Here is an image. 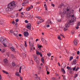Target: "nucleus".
<instances>
[{
    "label": "nucleus",
    "mask_w": 80,
    "mask_h": 80,
    "mask_svg": "<svg viewBox=\"0 0 80 80\" xmlns=\"http://www.w3.org/2000/svg\"><path fill=\"white\" fill-rule=\"evenodd\" d=\"M42 41V42L43 43H44V44L46 45L47 44V41L44 38H41Z\"/></svg>",
    "instance_id": "nucleus-9"
},
{
    "label": "nucleus",
    "mask_w": 80,
    "mask_h": 80,
    "mask_svg": "<svg viewBox=\"0 0 80 80\" xmlns=\"http://www.w3.org/2000/svg\"><path fill=\"white\" fill-rule=\"evenodd\" d=\"M21 55L22 57H24V58H26V54L24 53H21Z\"/></svg>",
    "instance_id": "nucleus-14"
},
{
    "label": "nucleus",
    "mask_w": 80,
    "mask_h": 80,
    "mask_svg": "<svg viewBox=\"0 0 80 80\" xmlns=\"http://www.w3.org/2000/svg\"><path fill=\"white\" fill-rule=\"evenodd\" d=\"M12 66H13V67H15V63L14 62H12Z\"/></svg>",
    "instance_id": "nucleus-21"
},
{
    "label": "nucleus",
    "mask_w": 80,
    "mask_h": 80,
    "mask_svg": "<svg viewBox=\"0 0 80 80\" xmlns=\"http://www.w3.org/2000/svg\"><path fill=\"white\" fill-rule=\"evenodd\" d=\"M4 62L5 63H7L8 62V60L7 59H5L4 60Z\"/></svg>",
    "instance_id": "nucleus-18"
},
{
    "label": "nucleus",
    "mask_w": 80,
    "mask_h": 80,
    "mask_svg": "<svg viewBox=\"0 0 80 80\" xmlns=\"http://www.w3.org/2000/svg\"><path fill=\"white\" fill-rule=\"evenodd\" d=\"M52 7H55V5H54V4H52Z\"/></svg>",
    "instance_id": "nucleus-55"
},
{
    "label": "nucleus",
    "mask_w": 80,
    "mask_h": 80,
    "mask_svg": "<svg viewBox=\"0 0 80 80\" xmlns=\"http://www.w3.org/2000/svg\"><path fill=\"white\" fill-rule=\"evenodd\" d=\"M21 48H22V50H25V47L23 46H22Z\"/></svg>",
    "instance_id": "nucleus-39"
},
{
    "label": "nucleus",
    "mask_w": 80,
    "mask_h": 80,
    "mask_svg": "<svg viewBox=\"0 0 80 80\" xmlns=\"http://www.w3.org/2000/svg\"><path fill=\"white\" fill-rule=\"evenodd\" d=\"M76 29H78V28H79V26H77H77H76Z\"/></svg>",
    "instance_id": "nucleus-36"
},
{
    "label": "nucleus",
    "mask_w": 80,
    "mask_h": 80,
    "mask_svg": "<svg viewBox=\"0 0 80 80\" xmlns=\"http://www.w3.org/2000/svg\"><path fill=\"white\" fill-rule=\"evenodd\" d=\"M29 45L30 47H31V50H35V48L33 47V43H31L30 44V42H29Z\"/></svg>",
    "instance_id": "nucleus-6"
},
{
    "label": "nucleus",
    "mask_w": 80,
    "mask_h": 80,
    "mask_svg": "<svg viewBox=\"0 0 80 80\" xmlns=\"http://www.w3.org/2000/svg\"><path fill=\"white\" fill-rule=\"evenodd\" d=\"M70 73H72V69H71L70 70Z\"/></svg>",
    "instance_id": "nucleus-46"
},
{
    "label": "nucleus",
    "mask_w": 80,
    "mask_h": 80,
    "mask_svg": "<svg viewBox=\"0 0 80 80\" xmlns=\"http://www.w3.org/2000/svg\"><path fill=\"white\" fill-rule=\"evenodd\" d=\"M42 53L38 52L36 51V54L38 55H40Z\"/></svg>",
    "instance_id": "nucleus-16"
},
{
    "label": "nucleus",
    "mask_w": 80,
    "mask_h": 80,
    "mask_svg": "<svg viewBox=\"0 0 80 80\" xmlns=\"http://www.w3.org/2000/svg\"><path fill=\"white\" fill-rule=\"evenodd\" d=\"M25 23H28V21L27 20H25Z\"/></svg>",
    "instance_id": "nucleus-45"
},
{
    "label": "nucleus",
    "mask_w": 80,
    "mask_h": 80,
    "mask_svg": "<svg viewBox=\"0 0 80 80\" xmlns=\"http://www.w3.org/2000/svg\"><path fill=\"white\" fill-rule=\"evenodd\" d=\"M12 24H13V25H15V21H12Z\"/></svg>",
    "instance_id": "nucleus-44"
},
{
    "label": "nucleus",
    "mask_w": 80,
    "mask_h": 80,
    "mask_svg": "<svg viewBox=\"0 0 80 80\" xmlns=\"http://www.w3.org/2000/svg\"><path fill=\"white\" fill-rule=\"evenodd\" d=\"M10 49L12 50V51H13V52H15V48H14V47H12L10 48Z\"/></svg>",
    "instance_id": "nucleus-15"
},
{
    "label": "nucleus",
    "mask_w": 80,
    "mask_h": 80,
    "mask_svg": "<svg viewBox=\"0 0 80 80\" xmlns=\"http://www.w3.org/2000/svg\"><path fill=\"white\" fill-rule=\"evenodd\" d=\"M10 32L11 33H14V32L12 30L10 31Z\"/></svg>",
    "instance_id": "nucleus-34"
},
{
    "label": "nucleus",
    "mask_w": 80,
    "mask_h": 80,
    "mask_svg": "<svg viewBox=\"0 0 80 80\" xmlns=\"http://www.w3.org/2000/svg\"><path fill=\"white\" fill-rule=\"evenodd\" d=\"M61 71L62 72H63V73L64 74H65V71L64 69H63V68L62 69Z\"/></svg>",
    "instance_id": "nucleus-19"
},
{
    "label": "nucleus",
    "mask_w": 80,
    "mask_h": 80,
    "mask_svg": "<svg viewBox=\"0 0 80 80\" xmlns=\"http://www.w3.org/2000/svg\"><path fill=\"white\" fill-rule=\"evenodd\" d=\"M79 53H80V52L79 51H78L77 52V54H78V55H79Z\"/></svg>",
    "instance_id": "nucleus-48"
},
{
    "label": "nucleus",
    "mask_w": 80,
    "mask_h": 80,
    "mask_svg": "<svg viewBox=\"0 0 80 80\" xmlns=\"http://www.w3.org/2000/svg\"><path fill=\"white\" fill-rule=\"evenodd\" d=\"M31 9V8H30L28 7L26 9V10H27V11H29V10H30Z\"/></svg>",
    "instance_id": "nucleus-27"
},
{
    "label": "nucleus",
    "mask_w": 80,
    "mask_h": 80,
    "mask_svg": "<svg viewBox=\"0 0 80 80\" xmlns=\"http://www.w3.org/2000/svg\"><path fill=\"white\" fill-rule=\"evenodd\" d=\"M7 42V39L2 37H1L0 38V42L1 43H5Z\"/></svg>",
    "instance_id": "nucleus-5"
},
{
    "label": "nucleus",
    "mask_w": 80,
    "mask_h": 80,
    "mask_svg": "<svg viewBox=\"0 0 80 80\" xmlns=\"http://www.w3.org/2000/svg\"><path fill=\"white\" fill-rule=\"evenodd\" d=\"M22 34H19V37H22Z\"/></svg>",
    "instance_id": "nucleus-56"
},
{
    "label": "nucleus",
    "mask_w": 80,
    "mask_h": 80,
    "mask_svg": "<svg viewBox=\"0 0 80 80\" xmlns=\"http://www.w3.org/2000/svg\"><path fill=\"white\" fill-rule=\"evenodd\" d=\"M2 72H3L4 73H6V74H8V75H9V74H8V72L5 71L4 70H2Z\"/></svg>",
    "instance_id": "nucleus-25"
},
{
    "label": "nucleus",
    "mask_w": 80,
    "mask_h": 80,
    "mask_svg": "<svg viewBox=\"0 0 80 80\" xmlns=\"http://www.w3.org/2000/svg\"><path fill=\"white\" fill-rule=\"evenodd\" d=\"M63 78L64 80H65V76H63Z\"/></svg>",
    "instance_id": "nucleus-57"
},
{
    "label": "nucleus",
    "mask_w": 80,
    "mask_h": 80,
    "mask_svg": "<svg viewBox=\"0 0 80 80\" xmlns=\"http://www.w3.org/2000/svg\"><path fill=\"white\" fill-rule=\"evenodd\" d=\"M77 26H80V22H79L77 25Z\"/></svg>",
    "instance_id": "nucleus-35"
},
{
    "label": "nucleus",
    "mask_w": 80,
    "mask_h": 80,
    "mask_svg": "<svg viewBox=\"0 0 80 80\" xmlns=\"http://www.w3.org/2000/svg\"><path fill=\"white\" fill-rule=\"evenodd\" d=\"M37 18H38L39 20L40 19V17L37 16Z\"/></svg>",
    "instance_id": "nucleus-52"
},
{
    "label": "nucleus",
    "mask_w": 80,
    "mask_h": 80,
    "mask_svg": "<svg viewBox=\"0 0 80 80\" xmlns=\"http://www.w3.org/2000/svg\"><path fill=\"white\" fill-rule=\"evenodd\" d=\"M15 7H16V5L15 4V2H12L8 5L7 8H6V11L11 12L13 10Z\"/></svg>",
    "instance_id": "nucleus-2"
},
{
    "label": "nucleus",
    "mask_w": 80,
    "mask_h": 80,
    "mask_svg": "<svg viewBox=\"0 0 80 80\" xmlns=\"http://www.w3.org/2000/svg\"><path fill=\"white\" fill-rule=\"evenodd\" d=\"M34 59L35 62H36L37 64H39L40 63V59L37 56H34Z\"/></svg>",
    "instance_id": "nucleus-4"
},
{
    "label": "nucleus",
    "mask_w": 80,
    "mask_h": 80,
    "mask_svg": "<svg viewBox=\"0 0 80 80\" xmlns=\"http://www.w3.org/2000/svg\"><path fill=\"white\" fill-rule=\"evenodd\" d=\"M15 75H16V76H18V77H20V74H19V72H18L16 73Z\"/></svg>",
    "instance_id": "nucleus-17"
},
{
    "label": "nucleus",
    "mask_w": 80,
    "mask_h": 80,
    "mask_svg": "<svg viewBox=\"0 0 80 80\" xmlns=\"http://www.w3.org/2000/svg\"><path fill=\"white\" fill-rule=\"evenodd\" d=\"M43 22V19H40L39 20L37 24L38 25H39V24H40V23L42 22Z\"/></svg>",
    "instance_id": "nucleus-12"
},
{
    "label": "nucleus",
    "mask_w": 80,
    "mask_h": 80,
    "mask_svg": "<svg viewBox=\"0 0 80 80\" xmlns=\"http://www.w3.org/2000/svg\"><path fill=\"white\" fill-rule=\"evenodd\" d=\"M36 3L37 4H39V3H40L39 2H36Z\"/></svg>",
    "instance_id": "nucleus-64"
},
{
    "label": "nucleus",
    "mask_w": 80,
    "mask_h": 80,
    "mask_svg": "<svg viewBox=\"0 0 80 80\" xmlns=\"http://www.w3.org/2000/svg\"><path fill=\"white\" fill-rule=\"evenodd\" d=\"M24 3H28L29 1H28V0H25L24 1Z\"/></svg>",
    "instance_id": "nucleus-29"
},
{
    "label": "nucleus",
    "mask_w": 80,
    "mask_h": 80,
    "mask_svg": "<svg viewBox=\"0 0 80 80\" xmlns=\"http://www.w3.org/2000/svg\"><path fill=\"white\" fill-rule=\"evenodd\" d=\"M2 44H3L4 47H7V45H6L5 43H2Z\"/></svg>",
    "instance_id": "nucleus-31"
},
{
    "label": "nucleus",
    "mask_w": 80,
    "mask_h": 80,
    "mask_svg": "<svg viewBox=\"0 0 80 80\" xmlns=\"http://www.w3.org/2000/svg\"><path fill=\"white\" fill-rule=\"evenodd\" d=\"M47 74L48 75H49V74H50V72H49L48 71H47Z\"/></svg>",
    "instance_id": "nucleus-53"
},
{
    "label": "nucleus",
    "mask_w": 80,
    "mask_h": 80,
    "mask_svg": "<svg viewBox=\"0 0 80 80\" xmlns=\"http://www.w3.org/2000/svg\"><path fill=\"white\" fill-rule=\"evenodd\" d=\"M5 52V50H2L1 52H2V53H4V52Z\"/></svg>",
    "instance_id": "nucleus-50"
},
{
    "label": "nucleus",
    "mask_w": 80,
    "mask_h": 80,
    "mask_svg": "<svg viewBox=\"0 0 80 80\" xmlns=\"http://www.w3.org/2000/svg\"><path fill=\"white\" fill-rule=\"evenodd\" d=\"M33 7L32 6H30V8H33Z\"/></svg>",
    "instance_id": "nucleus-54"
},
{
    "label": "nucleus",
    "mask_w": 80,
    "mask_h": 80,
    "mask_svg": "<svg viewBox=\"0 0 80 80\" xmlns=\"http://www.w3.org/2000/svg\"><path fill=\"white\" fill-rule=\"evenodd\" d=\"M24 46L25 47H27V41H24Z\"/></svg>",
    "instance_id": "nucleus-26"
},
{
    "label": "nucleus",
    "mask_w": 80,
    "mask_h": 80,
    "mask_svg": "<svg viewBox=\"0 0 80 80\" xmlns=\"http://www.w3.org/2000/svg\"><path fill=\"white\" fill-rule=\"evenodd\" d=\"M59 66V67H60V63L59 62H58V63Z\"/></svg>",
    "instance_id": "nucleus-62"
},
{
    "label": "nucleus",
    "mask_w": 80,
    "mask_h": 80,
    "mask_svg": "<svg viewBox=\"0 0 80 80\" xmlns=\"http://www.w3.org/2000/svg\"><path fill=\"white\" fill-rule=\"evenodd\" d=\"M25 4H26V3H25V2L24 3H22V5L23 6H25Z\"/></svg>",
    "instance_id": "nucleus-40"
},
{
    "label": "nucleus",
    "mask_w": 80,
    "mask_h": 80,
    "mask_svg": "<svg viewBox=\"0 0 80 80\" xmlns=\"http://www.w3.org/2000/svg\"><path fill=\"white\" fill-rule=\"evenodd\" d=\"M67 69H69V66H67Z\"/></svg>",
    "instance_id": "nucleus-61"
},
{
    "label": "nucleus",
    "mask_w": 80,
    "mask_h": 80,
    "mask_svg": "<svg viewBox=\"0 0 80 80\" xmlns=\"http://www.w3.org/2000/svg\"><path fill=\"white\" fill-rule=\"evenodd\" d=\"M76 68V66L75 67H74L73 68V70L74 71V70H75V69Z\"/></svg>",
    "instance_id": "nucleus-47"
},
{
    "label": "nucleus",
    "mask_w": 80,
    "mask_h": 80,
    "mask_svg": "<svg viewBox=\"0 0 80 80\" xmlns=\"http://www.w3.org/2000/svg\"><path fill=\"white\" fill-rule=\"evenodd\" d=\"M68 29V28H64V31H66V30H67Z\"/></svg>",
    "instance_id": "nucleus-41"
},
{
    "label": "nucleus",
    "mask_w": 80,
    "mask_h": 80,
    "mask_svg": "<svg viewBox=\"0 0 80 80\" xmlns=\"http://www.w3.org/2000/svg\"><path fill=\"white\" fill-rule=\"evenodd\" d=\"M44 6L46 10H47V4H44Z\"/></svg>",
    "instance_id": "nucleus-22"
},
{
    "label": "nucleus",
    "mask_w": 80,
    "mask_h": 80,
    "mask_svg": "<svg viewBox=\"0 0 80 80\" xmlns=\"http://www.w3.org/2000/svg\"><path fill=\"white\" fill-rule=\"evenodd\" d=\"M18 21H19V19H17L15 20L16 22H18Z\"/></svg>",
    "instance_id": "nucleus-38"
},
{
    "label": "nucleus",
    "mask_w": 80,
    "mask_h": 80,
    "mask_svg": "<svg viewBox=\"0 0 80 80\" xmlns=\"http://www.w3.org/2000/svg\"><path fill=\"white\" fill-rule=\"evenodd\" d=\"M40 55L41 57H43V55H42V53H41Z\"/></svg>",
    "instance_id": "nucleus-51"
},
{
    "label": "nucleus",
    "mask_w": 80,
    "mask_h": 80,
    "mask_svg": "<svg viewBox=\"0 0 80 80\" xmlns=\"http://www.w3.org/2000/svg\"><path fill=\"white\" fill-rule=\"evenodd\" d=\"M30 63L31 64V65H33V60L30 61Z\"/></svg>",
    "instance_id": "nucleus-30"
},
{
    "label": "nucleus",
    "mask_w": 80,
    "mask_h": 80,
    "mask_svg": "<svg viewBox=\"0 0 80 80\" xmlns=\"http://www.w3.org/2000/svg\"><path fill=\"white\" fill-rule=\"evenodd\" d=\"M23 34L25 37H28L29 35V34H28V32H24Z\"/></svg>",
    "instance_id": "nucleus-10"
},
{
    "label": "nucleus",
    "mask_w": 80,
    "mask_h": 80,
    "mask_svg": "<svg viewBox=\"0 0 80 80\" xmlns=\"http://www.w3.org/2000/svg\"><path fill=\"white\" fill-rule=\"evenodd\" d=\"M22 8H21L20 9H19V11H21V10H22Z\"/></svg>",
    "instance_id": "nucleus-58"
},
{
    "label": "nucleus",
    "mask_w": 80,
    "mask_h": 80,
    "mask_svg": "<svg viewBox=\"0 0 80 80\" xmlns=\"http://www.w3.org/2000/svg\"><path fill=\"white\" fill-rule=\"evenodd\" d=\"M74 44L75 45H77L78 44V42H77V40H74Z\"/></svg>",
    "instance_id": "nucleus-13"
},
{
    "label": "nucleus",
    "mask_w": 80,
    "mask_h": 80,
    "mask_svg": "<svg viewBox=\"0 0 80 80\" xmlns=\"http://www.w3.org/2000/svg\"><path fill=\"white\" fill-rule=\"evenodd\" d=\"M47 55L48 56V57H50L51 56V53H47Z\"/></svg>",
    "instance_id": "nucleus-32"
},
{
    "label": "nucleus",
    "mask_w": 80,
    "mask_h": 80,
    "mask_svg": "<svg viewBox=\"0 0 80 80\" xmlns=\"http://www.w3.org/2000/svg\"><path fill=\"white\" fill-rule=\"evenodd\" d=\"M27 28L28 30H31V24L30 23H28L27 25Z\"/></svg>",
    "instance_id": "nucleus-7"
},
{
    "label": "nucleus",
    "mask_w": 80,
    "mask_h": 80,
    "mask_svg": "<svg viewBox=\"0 0 80 80\" xmlns=\"http://www.w3.org/2000/svg\"><path fill=\"white\" fill-rule=\"evenodd\" d=\"M41 61L42 63H44V58L43 57L41 58Z\"/></svg>",
    "instance_id": "nucleus-23"
},
{
    "label": "nucleus",
    "mask_w": 80,
    "mask_h": 80,
    "mask_svg": "<svg viewBox=\"0 0 80 80\" xmlns=\"http://www.w3.org/2000/svg\"><path fill=\"white\" fill-rule=\"evenodd\" d=\"M72 62L73 63H75V62H76V59L73 60Z\"/></svg>",
    "instance_id": "nucleus-42"
},
{
    "label": "nucleus",
    "mask_w": 80,
    "mask_h": 80,
    "mask_svg": "<svg viewBox=\"0 0 80 80\" xmlns=\"http://www.w3.org/2000/svg\"><path fill=\"white\" fill-rule=\"evenodd\" d=\"M34 77H35V79H36V80H40V78L39 77H37V75H35V76H34Z\"/></svg>",
    "instance_id": "nucleus-11"
},
{
    "label": "nucleus",
    "mask_w": 80,
    "mask_h": 80,
    "mask_svg": "<svg viewBox=\"0 0 80 80\" xmlns=\"http://www.w3.org/2000/svg\"><path fill=\"white\" fill-rule=\"evenodd\" d=\"M60 36H61V37H62V38H65V37H64V36H63V35L62 34H60Z\"/></svg>",
    "instance_id": "nucleus-43"
},
{
    "label": "nucleus",
    "mask_w": 80,
    "mask_h": 80,
    "mask_svg": "<svg viewBox=\"0 0 80 80\" xmlns=\"http://www.w3.org/2000/svg\"><path fill=\"white\" fill-rule=\"evenodd\" d=\"M78 69H79V68H77L75 70L76 72H77Z\"/></svg>",
    "instance_id": "nucleus-49"
},
{
    "label": "nucleus",
    "mask_w": 80,
    "mask_h": 80,
    "mask_svg": "<svg viewBox=\"0 0 80 80\" xmlns=\"http://www.w3.org/2000/svg\"><path fill=\"white\" fill-rule=\"evenodd\" d=\"M47 27L48 28V27H50V25H48L47 26Z\"/></svg>",
    "instance_id": "nucleus-60"
},
{
    "label": "nucleus",
    "mask_w": 80,
    "mask_h": 80,
    "mask_svg": "<svg viewBox=\"0 0 80 80\" xmlns=\"http://www.w3.org/2000/svg\"><path fill=\"white\" fill-rule=\"evenodd\" d=\"M73 58V57L72 56H71L69 58V61H71L72 60V59Z\"/></svg>",
    "instance_id": "nucleus-28"
},
{
    "label": "nucleus",
    "mask_w": 80,
    "mask_h": 80,
    "mask_svg": "<svg viewBox=\"0 0 80 80\" xmlns=\"http://www.w3.org/2000/svg\"><path fill=\"white\" fill-rule=\"evenodd\" d=\"M78 76V75L77 74H75V75L74 78H76Z\"/></svg>",
    "instance_id": "nucleus-37"
},
{
    "label": "nucleus",
    "mask_w": 80,
    "mask_h": 80,
    "mask_svg": "<svg viewBox=\"0 0 80 80\" xmlns=\"http://www.w3.org/2000/svg\"><path fill=\"white\" fill-rule=\"evenodd\" d=\"M47 23H50V24H52V22H51V21H50V19H48V20Z\"/></svg>",
    "instance_id": "nucleus-20"
},
{
    "label": "nucleus",
    "mask_w": 80,
    "mask_h": 80,
    "mask_svg": "<svg viewBox=\"0 0 80 80\" xmlns=\"http://www.w3.org/2000/svg\"><path fill=\"white\" fill-rule=\"evenodd\" d=\"M75 21V19H73V20H70L69 22H67L66 23V24L65 25V27L66 28H68V27H70V25H72V23L73 22H74Z\"/></svg>",
    "instance_id": "nucleus-3"
},
{
    "label": "nucleus",
    "mask_w": 80,
    "mask_h": 80,
    "mask_svg": "<svg viewBox=\"0 0 80 80\" xmlns=\"http://www.w3.org/2000/svg\"><path fill=\"white\" fill-rule=\"evenodd\" d=\"M63 14L66 15V17L68 18H70L71 17L72 19L70 20L74 19V21L75 20V18L73 13V10H72L70 11V9L67 8L66 11L64 12Z\"/></svg>",
    "instance_id": "nucleus-1"
},
{
    "label": "nucleus",
    "mask_w": 80,
    "mask_h": 80,
    "mask_svg": "<svg viewBox=\"0 0 80 80\" xmlns=\"http://www.w3.org/2000/svg\"><path fill=\"white\" fill-rule=\"evenodd\" d=\"M25 68V66H22L21 67H20L19 71V73H21V70L22 68V70H23V69H24V68Z\"/></svg>",
    "instance_id": "nucleus-8"
},
{
    "label": "nucleus",
    "mask_w": 80,
    "mask_h": 80,
    "mask_svg": "<svg viewBox=\"0 0 80 80\" xmlns=\"http://www.w3.org/2000/svg\"><path fill=\"white\" fill-rule=\"evenodd\" d=\"M20 80H22V77H20Z\"/></svg>",
    "instance_id": "nucleus-63"
},
{
    "label": "nucleus",
    "mask_w": 80,
    "mask_h": 80,
    "mask_svg": "<svg viewBox=\"0 0 80 80\" xmlns=\"http://www.w3.org/2000/svg\"><path fill=\"white\" fill-rule=\"evenodd\" d=\"M42 47V46L41 45H38V48H39V49H41V47Z\"/></svg>",
    "instance_id": "nucleus-24"
},
{
    "label": "nucleus",
    "mask_w": 80,
    "mask_h": 80,
    "mask_svg": "<svg viewBox=\"0 0 80 80\" xmlns=\"http://www.w3.org/2000/svg\"><path fill=\"white\" fill-rule=\"evenodd\" d=\"M21 13L22 15H24V14H23V12Z\"/></svg>",
    "instance_id": "nucleus-59"
},
{
    "label": "nucleus",
    "mask_w": 80,
    "mask_h": 80,
    "mask_svg": "<svg viewBox=\"0 0 80 80\" xmlns=\"http://www.w3.org/2000/svg\"><path fill=\"white\" fill-rule=\"evenodd\" d=\"M58 39H59V40H62V38H60V36H58Z\"/></svg>",
    "instance_id": "nucleus-33"
}]
</instances>
